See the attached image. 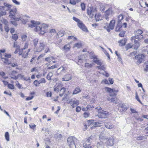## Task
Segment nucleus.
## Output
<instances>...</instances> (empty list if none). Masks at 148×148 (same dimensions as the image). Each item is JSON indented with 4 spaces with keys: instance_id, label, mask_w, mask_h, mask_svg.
<instances>
[{
    "instance_id": "nucleus-3",
    "label": "nucleus",
    "mask_w": 148,
    "mask_h": 148,
    "mask_svg": "<svg viewBox=\"0 0 148 148\" xmlns=\"http://www.w3.org/2000/svg\"><path fill=\"white\" fill-rule=\"evenodd\" d=\"M76 140V139L74 137L70 136L68 138L67 140V143L70 148H76L75 141Z\"/></svg>"
},
{
    "instance_id": "nucleus-50",
    "label": "nucleus",
    "mask_w": 148,
    "mask_h": 148,
    "mask_svg": "<svg viewBox=\"0 0 148 148\" xmlns=\"http://www.w3.org/2000/svg\"><path fill=\"white\" fill-rule=\"evenodd\" d=\"M28 43H25V45L24 46L23 48L22 49V51H23V50H24L25 49H27L28 47Z\"/></svg>"
},
{
    "instance_id": "nucleus-1",
    "label": "nucleus",
    "mask_w": 148,
    "mask_h": 148,
    "mask_svg": "<svg viewBox=\"0 0 148 148\" xmlns=\"http://www.w3.org/2000/svg\"><path fill=\"white\" fill-rule=\"evenodd\" d=\"M109 133L103 131L102 133L99 136V138L101 140L100 142H98L97 145V147H102V145L105 143V141L106 140V139L107 138L108 135Z\"/></svg>"
},
{
    "instance_id": "nucleus-27",
    "label": "nucleus",
    "mask_w": 148,
    "mask_h": 148,
    "mask_svg": "<svg viewBox=\"0 0 148 148\" xmlns=\"http://www.w3.org/2000/svg\"><path fill=\"white\" fill-rule=\"evenodd\" d=\"M54 59V57L53 56L48 57L45 58V60L48 62H50Z\"/></svg>"
},
{
    "instance_id": "nucleus-48",
    "label": "nucleus",
    "mask_w": 148,
    "mask_h": 148,
    "mask_svg": "<svg viewBox=\"0 0 148 148\" xmlns=\"http://www.w3.org/2000/svg\"><path fill=\"white\" fill-rule=\"evenodd\" d=\"M64 35L63 32L62 31H60L57 34V35L58 36V37H61L62 36Z\"/></svg>"
},
{
    "instance_id": "nucleus-35",
    "label": "nucleus",
    "mask_w": 148,
    "mask_h": 148,
    "mask_svg": "<svg viewBox=\"0 0 148 148\" xmlns=\"http://www.w3.org/2000/svg\"><path fill=\"white\" fill-rule=\"evenodd\" d=\"M82 46V44L80 43H77L75 44L73 46V48L77 47V48H81Z\"/></svg>"
},
{
    "instance_id": "nucleus-63",
    "label": "nucleus",
    "mask_w": 148,
    "mask_h": 148,
    "mask_svg": "<svg viewBox=\"0 0 148 148\" xmlns=\"http://www.w3.org/2000/svg\"><path fill=\"white\" fill-rule=\"evenodd\" d=\"M62 135L60 134H57L55 135V137L57 138H61L62 137Z\"/></svg>"
},
{
    "instance_id": "nucleus-8",
    "label": "nucleus",
    "mask_w": 148,
    "mask_h": 148,
    "mask_svg": "<svg viewBox=\"0 0 148 148\" xmlns=\"http://www.w3.org/2000/svg\"><path fill=\"white\" fill-rule=\"evenodd\" d=\"M109 115L108 112L103 110L97 114V116L99 118H106Z\"/></svg>"
},
{
    "instance_id": "nucleus-36",
    "label": "nucleus",
    "mask_w": 148,
    "mask_h": 148,
    "mask_svg": "<svg viewBox=\"0 0 148 148\" xmlns=\"http://www.w3.org/2000/svg\"><path fill=\"white\" fill-rule=\"evenodd\" d=\"M12 39L15 41L16 40L18 39V36L16 34H13L12 36Z\"/></svg>"
},
{
    "instance_id": "nucleus-39",
    "label": "nucleus",
    "mask_w": 148,
    "mask_h": 148,
    "mask_svg": "<svg viewBox=\"0 0 148 148\" xmlns=\"http://www.w3.org/2000/svg\"><path fill=\"white\" fill-rule=\"evenodd\" d=\"M105 90L110 93H113V89H112L107 87L105 88Z\"/></svg>"
},
{
    "instance_id": "nucleus-6",
    "label": "nucleus",
    "mask_w": 148,
    "mask_h": 148,
    "mask_svg": "<svg viewBox=\"0 0 148 148\" xmlns=\"http://www.w3.org/2000/svg\"><path fill=\"white\" fill-rule=\"evenodd\" d=\"M97 10L96 8H93L92 7L88 8L87 9V13L90 16L91 18H93Z\"/></svg>"
},
{
    "instance_id": "nucleus-52",
    "label": "nucleus",
    "mask_w": 148,
    "mask_h": 148,
    "mask_svg": "<svg viewBox=\"0 0 148 148\" xmlns=\"http://www.w3.org/2000/svg\"><path fill=\"white\" fill-rule=\"evenodd\" d=\"M29 126L30 128L33 130H34L36 127V125L35 124H29Z\"/></svg>"
},
{
    "instance_id": "nucleus-9",
    "label": "nucleus",
    "mask_w": 148,
    "mask_h": 148,
    "mask_svg": "<svg viewBox=\"0 0 148 148\" xmlns=\"http://www.w3.org/2000/svg\"><path fill=\"white\" fill-rule=\"evenodd\" d=\"M144 56L143 54H139L135 56V58L137 60L136 64L138 65L141 63L143 61Z\"/></svg>"
},
{
    "instance_id": "nucleus-59",
    "label": "nucleus",
    "mask_w": 148,
    "mask_h": 148,
    "mask_svg": "<svg viewBox=\"0 0 148 148\" xmlns=\"http://www.w3.org/2000/svg\"><path fill=\"white\" fill-rule=\"evenodd\" d=\"M4 29L5 32H8L9 30V28L6 25H5L4 27Z\"/></svg>"
},
{
    "instance_id": "nucleus-26",
    "label": "nucleus",
    "mask_w": 148,
    "mask_h": 148,
    "mask_svg": "<svg viewBox=\"0 0 148 148\" xmlns=\"http://www.w3.org/2000/svg\"><path fill=\"white\" fill-rule=\"evenodd\" d=\"M1 59L4 63L8 64V65L11 64V62L9 61L7 58H3Z\"/></svg>"
},
{
    "instance_id": "nucleus-40",
    "label": "nucleus",
    "mask_w": 148,
    "mask_h": 148,
    "mask_svg": "<svg viewBox=\"0 0 148 148\" xmlns=\"http://www.w3.org/2000/svg\"><path fill=\"white\" fill-rule=\"evenodd\" d=\"M118 23H119V24L121 23V21L123 19V16L122 15H120L118 16Z\"/></svg>"
},
{
    "instance_id": "nucleus-24",
    "label": "nucleus",
    "mask_w": 148,
    "mask_h": 148,
    "mask_svg": "<svg viewBox=\"0 0 148 148\" xmlns=\"http://www.w3.org/2000/svg\"><path fill=\"white\" fill-rule=\"evenodd\" d=\"M94 16H95V20L97 21H99L101 20V16L100 14H95Z\"/></svg>"
},
{
    "instance_id": "nucleus-23",
    "label": "nucleus",
    "mask_w": 148,
    "mask_h": 148,
    "mask_svg": "<svg viewBox=\"0 0 148 148\" xmlns=\"http://www.w3.org/2000/svg\"><path fill=\"white\" fill-rule=\"evenodd\" d=\"M127 40L126 39L124 38L123 39L120 41L119 42V45L121 46H124L125 45Z\"/></svg>"
},
{
    "instance_id": "nucleus-62",
    "label": "nucleus",
    "mask_w": 148,
    "mask_h": 148,
    "mask_svg": "<svg viewBox=\"0 0 148 148\" xmlns=\"http://www.w3.org/2000/svg\"><path fill=\"white\" fill-rule=\"evenodd\" d=\"M38 42V39H35L34 40V45L35 47H36V45H37Z\"/></svg>"
},
{
    "instance_id": "nucleus-43",
    "label": "nucleus",
    "mask_w": 148,
    "mask_h": 148,
    "mask_svg": "<svg viewBox=\"0 0 148 148\" xmlns=\"http://www.w3.org/2000/svg\"><path fill=\"white\" fill-rule=\"evenodd\" d=\"M133 46V45L131 44H128L126 45L125 47L126 50H127L129 49L132 48Z\"/></svg>"
},
{
    "instance_id": "nucleus-45",
    "label": "nucleus",
    "mask_w": 148,
    "mask_h": 148,
    "mask_svg": "<svg viewBox=\"0 0 148 148\" xmlns=\"http://www.w3.org/2000/svg\"><path fill=\"white\" fill-rule=\"evenodd\" d=\"M121 107L122 108L123 110V111H125L127 110V108H126L124 104H122L120 105Z\"/></svg>"
},
{
    "instance_id": "nucleus-18",
    "label": "nucleus",
    "mask_w": 148,
    "mask_h": 148,
    "mask_svg": "<svg viewBox=\"0 0 148 148\" xmlns=\"http://www.w3.org/2000/svg\"><path fill=\"white\" fill-rule=\"evenodd\" d=\"M45 43L43 42L40 43L38 49V51H41L44 49V47L45 46Z\"/></svg>"
},
{
    "instance_id": "nucleus-2",
    "label": "nucleus",
    "mask_w": 148,
    "mask_h": 148,
    "mask_svg": "<svg viewBox=\"0 0 148 148\" xmlns=\"http://www.w3.org/2000/svg\"><path fill=\"white\" fill-rule=\"evenodd\" d=\"M143 32L140 29H138L137 31L134 32L135 36H132L131 38V40L132 41L133 40L138 39V40H140L143 38V35H141L142 34Z\"/></svg>"
},
{
    "instance_id": "nucleus-55",
    "label": "nucleus",
    "mask_w": 148,
    "mask_h": 148,
    "mask_svg": "<svg viewBox=\"0 0 148 148\" xmlns=\"http://www.w3.org/2000/svg\"><path fill=\"white\" fill-rule=\"evenodd\" d=\"M82 9L83 10H84L85 9V4L84 3H82L81 4Z\"/></svg>"
},
{
    "instance_id": "nucleus-42",
    "label": "nucleus",
    "mask_w": 148,
    "mask_h": 148,
    "mask_svg": "<svg viewBox=\"0 0 148 148\" xmlns=\"http://www.w3.org/2000/svg\"><path fill=\"white\" fill-rule=\"evenodd\" d=\"M61 87V86L60 85H58L56 87L54 88V90L55 91L58 92L60 90V88Z\"/></svg>"
},
{
    "instance_id": "nucleus-47",
    "label": "nucleus",
    "mask_w": 148,
    "mask_h": 148,
    "mask_svg": "<svg viewBox=\"0 0 148 148\" xmlns=\"http://www.w3.org/2000/svg\"><path fill=\"white\" fill-rule=\"evenodd\" d=\"M17 73V72L16 71H12L10 74V77H11V76L14 77L16 76L15 75Z\"/></svg>"
},
{
    "instance_id": "nucleus-29",
    "label": "nucleus",
    "mask_w": 148,
    "mask_h": 148,
    "mask_svg": "<svg viewBox=\"0 0 148 148\" xmlns=\"http://www.w3.org/2000/svg\"><path fill=\"white\" fill-rule=\"evenodd\" d=\"M80 0H70V3L72 4L75 5L76 3L80 1Z\"/></svg>"
},
{
    "instance_id": "nucleus-30",
    "label": "nucleus",
    "mask_w": 148,
    "mask_h": 148,
    "mask_svg": "<svg viewBox=\"0 0 148 148\" xmlns=\"http://www.w3.org/2000/svg\"><path fill=\"white\" fill-rule=\"evenodd\" d=\"M93 62L98 65H102L103 64L101 60H99L98 58L96 60H93Z\"/></svg>"
},
{
    "instance_id": "nucleus-22",
    "label": "nucleus",
    "mask_w": 148,
    "mask_h": 148,
    "mask_svg": "<svg viewBox=\"0 0 148 148\" xmlns=\"http://www.w3.org/2000/svg\"><path fill=\"white\" fill-rule=\"evenodd\" d=\"M81 90L79 87H76L74 90L73 92V95H76L80 92Z\"/></svg>"
},
{
    "instance_id": "nucleus-4",
    "label": "nucleus",
    "mask_w": 148,
    "mask_h": 148,
    "mask_svg": "<svg viewBox=\"0 0 148 148\" xmlns=\"http://www.w3.org/2000/svg\"><path fill=\"white\" fill-rule=\"evenodd\" d=\"M31 22L32 24L30 25L29 27H35V30L36 32L40 31L41 27V25H39L40 24V22H35L34 21H31Z\"/></svg>"
},
{
    "instance_id": "nucleus-14",
    "label": "nucleus",
    "mask_w": 148,
    "mask_h": 148,
    "mask_svg": "<svg viewBox=\"0 0 148 148\" xmlns=\"http://www.w3.org/2000/svg\"><path fill=\"white\" fill-rule=\"evenodd\" d=\"M107 139V138L106 139V140L105 141V143L106 144V145L110 146H112L114 145V139L113 137H111L109 138L107 141V142H106V141Z\"/></svg>"
},
{
    "instance_id": "nucleus-61",
    "label": "nucleus",
    "mask_w": 148,
    "mask_h": 148,
    "mask_svg": "<svg viewBox=\"0 0 148 148\" xmlns=\"http://www.w3.org/2000/svg\"><path fill=\"white\" fill-rule=\"evenodd\" d=\"M39 83V81H38L37 80H35L34 82V84L36 86H38L40 84H38Z\"/></svg>"
},
{
    "instance_id": "nucleus-51",
    "label": "nucleus",
    "mask_w": 148,
    "mask_h": 148,
    "mask_svg": "<svg viewBox=\"0 0 148 148\" xmlns=\"http://www.w3.org/2000/svg\"><path fill=\"white\" fill-rule=\"evenodd\" d=\"M95 109L97 110V111L98 113L99 112H100L101 111L103 110L102 108L100 107H96L95 108Z\"/></svg>"
},
{
    "instance_id": "nucleus-54",
    "label": "nucleus",
    "mask_w": 148,
    "mask_h": 148,
    "mask_svg": "<svg viewBox=\"0 0 148 148\" xmlns=\"http://www.w3.org/2000/svg\"><path fill=\"white\" fill-rule=\"evenodd\" d=\"M73 19L75 21L77 22V23H79L81 21L78 18H76L75 17L73 16Z\"/></svg>"
},
{
    "instance_id": "nucleus-21",
    "label": "nucleus",
    "mask_w": 148,
    "mask_h": 148,
    "mask_svg": "<svg viewBox=\"0 0 148 148\" xmlns=\"http://www.w3.org/2000/svg\"><path fill=\"white\" fill-rule=\"evenodd\" d=\"M71 47L69 43H68L64 45L63 48L64 50L66 51H68L70 50Z\"/></svg>"
},
{
    "instance_id": "nucleus-56",
    "label": "nucleus",
    "mask_w": 148,
    "mask_h": 148,
    "mask_svg": "<svg viewBox=\"0 0 148 148\" xmlns=\"http://www.w3.org/2000/svg\"><path fill=\"white\" fill-rule=\"evenodd\" d=\"M91 58L93 60H96L98 58H97V56L95 55H92L91 56Z\"/></svg>"
},
{
    "instance_id": "nucleus-19",
    "label": "nucleus",
    "mask_w": 148,
    "mask_h": 148,
    "mask_svg": "<svg viewBox=\"0 0 148 148\" xmlns=\"http://www.w3.org/2000/svg\"><path fill=\"white\" fill-rule=\"evenodd\" d=\"M16 9H12L10 12L9 16H10V17L11 18H12V17L15 16L14 15L16 13Z\"/></svg>"
},
{
    "instance_id": "nucleus-12",
    "label": "nucleus",
    "mask_w": 148,
    "mask_h": 148,
    "mask_svg": "<svg viewBox=\"0 0 148 148\" xmlns=\"http://www.w3.org/2000/svg\"><path fill=\"white\" fill-rule=\"evenodd\" d=\"M115 23V21L114 20H112L110 21L109 25L106 29L107 30L108 32H110L111 29L112 30L113 29Z\"/></svg>"
},
{
    "instance_id": "nucleus-32",
    "label": "nucleus",
    "mask_w": 148,
    "mask_h": 148,
    "mask_svg": "<svg viewBox=\"0 0 148 148\" xmlns=\"http://www.w3.org/2000/svg\"><path fill=\"white\" fill-rule=\"evenodd\" d=\"M105 126L108 129H111L113 128V126L110 123H106L105 124Z\"/></svg>"
},
{
    "instance_id": "nucleus-44",
    "label": "nucleus",
    "mask_w": 148,
    "mask_h": 148,
    "mask_svg": "<svg viewBox=\"0 0 148 148\" xmlns=\"http://www.w3.org/2000/svg\"><path fill=\"white\" fill-rule=\"evenodd\" d=\"M13 19L15 21H18L19 20H21L22 18L21 16H19L18 17H15V16L12 17Z\"/></svg>"
},
{
    "instance_id": "nucleus-16",
    "label": "nucleus",
    "mask_w": 148,
    "mask_h": 148,
    "mask_svg": "<svg viewBox=\"0 0 148 148\" xmlns=\"http://www.w3.org/2000/svg\"><path fill=\"white\" fill-rule=\"evenodd\" d=\"M47 26L45 24H43L41 26V29L40 30V34L43 35L45 33L46 29L47 28Z\"/></svg>"
},
{
    "instance_id": "nucleus-31",
    "label": "nucleus",
    "mask_w": 148,
    "mask_h": 148,
    "mask_svg": "<svg viewBox=\"0 0 148 148\" xmlns=\"http://www.w3.org/2000/svg\"><path fill=\"white\" fill-rule=\"evenodd\" d=\"M96 68H97L98 69H101L103 70H105L106 68L104 65H99V66H96Z\"/></svg>"
},
{
    "instance_id": "nucleus-28",
    "label": "nucleus",
    "mask_w": 148,
    "mask_h": 148,
    "mask_svg": "<svg viewBox=\"0 0 148 148\" xmlns=\"http://www.w3.org/2000/svg\"><path fill=\"white\" fill-rule=\"evenodd\" d=\"M4 6H1L2 8L3 9L5 7H6L8 8V10H9V9L10 8L12 7L11 5L8 4L7 3H4Z\"/></svg>"
},
{
    "instance_id": "nucleus-49",
    "label": "nucleus",
    "mask_w": 148,
    "mask_h": 148,
    "mask_svg": "<svg viewBox=\"0 0 148 148\" xmlns=\"http://www.w3.org/2000/svg\"><path fill=\"white\" fill-rule=\"evenodd\" d=\"M27 38V36L26 35H23L21 36V38L23 41H25L26 40Z\"/></svg>"
},
{
    "instance_id": "nucleus-38",
    "label": "nucleus",
    "mask_w": 148,
    "mask_h": 148,
    "mask_svg": "<svg viewBox=\"0 0 148 148\" xmlns=\"http://www.w3.org/2000/svg\"><path fill=\"white\" fill-rule=\"evenodd\" d=\"M5 137L7 141H9V134L8 132H6L5 133Z\"/></svg>"
},
{
    "instance_id": "nucleus-25",
    "label": "nucleus",
    "mask_w": 148,
    "mask_h": 148,
    "mask_svg": "<svg viewBox=\"0 0 148 148\" xmlns=\"http://www.w3.org/2000/svg\"><path fill=\"white\" fill-rule=\"evenodd\" d=\"M122 27L121 23H118L116 27L115 28V31L117 32H120V29Z\"/></svg>"
},
{
    "instance_id": "nucleus-15",
    "label": "nucleus",
    "mask_w": 148,
    "mask_h": 148,
    "mask_svg": "<svg viewBox=\"0 0 148 148\" xmlns=\"http://www.w3.org/2000/svg\"><path fill=\"white\" fill-rule=\"evenodd\" d=\"M77 25L80 28L82 29L84 31L86 32L88 31V30L86 26L84 25V24L82 23L81 21L77 23Z\"/></svg>"
},
{
    "instance_id": "nucleus-17",
    "label": "nucleus",
    "mask_w": 148,
    "mask_h": 148,
    "mask_svg": "<svg viewBox=\"0 0 148 148\" xmlns=\"http://www.w3.org/2000/svg\"><path fill=\"white\" fill-rule=\"evenodd\" d=\"M71 79V75L67 74L64 75L62 78V80L63 81H67Z\"/></svg>"
},
{
    "instance_id": "nucleus-7",
    "label": "nucleus",
    "mask_w": 148,
    "mask_h": 148,
    "mask_svg": "<svg viewBox=\"0 0 148 148\" xmlns=\"http://www.w3.org/2000/svg\"><path fill=\"white\" fill-rule=\"evenodd\" d=\"M20 78L21 79H23L26 81H28L29 82H31V79L29 77H25L24 75L21 74H18L17 76L11 77V78L14 79L16 80L18 78Z\"/></svg>"
},
{
    "instance_id": "nucleus-33",
    "label": "nucleus",
    "mask_w": 148,
    "mask_h": 148,
    "mask_svg": "<svg viewBox=\"0 0 148 148\" xmlns=\"http://www.w3.org/2000/svg\"><path fill=\"white\" fill-rule=\"evenodd\" d=\"M83 55H81L80 56H79L78 57V62L77 64H81L82 62V60L84 58Z\"/></svg>"
},
{
    "instance_id": "nucleus-41",
    "label": "nucleus",
    "mask_w": 148,
    "mask_h": 148,
    "mask_svg": "<svg viewBox=\"0 0 148 148\" xmlns=\"http://www.w3.org/2000/svg\"><path fill=\"white\" fill-rule=\"evenodd\" d=\"M92 64L89 63H86L85 64V67L89 69L92 66Z\"/></svg>"
},
{
    "instance_id": "nucleus-34",
    "label": "nucleus",
    "mask_w": 148,
    "mask_h": 148,
    "mask_svg": "<svg viewBox=\"0 0 148 148\" xmlns=\"http://www.w3.org/2000/svg\"><path fill=\"white\" fill-rule=\"evenodd\" d=\"M53 75V73L51 72H49L47 74V78L48 80H49L51 79V77Z\"/></svg>"
},
{
    "instance_id": "nucleus-13",
    "label": "nucleus",
    "mask_w": 148,
    "mask_h": 148,
    "mask_svg": "<svg viewBox=\"0 0 148 148\" xmlns=\"http://www.w3.org/2000/svg\"><path fill=\"white\" fill-rule=\"evenodd\" d=\"M112 12L113 11L111 8H109L108 10L106 11L105 14V17L106 19L108 20L109 18V16H111L112 14Z\"/></svg>"
},
{
    "instance_id": "nucleus-20",
    "label": "nucleus",
    "mask_w": 148,
    "mask_h": 148,
    "mask_svg": "<svg viewBox=\"0 0 148 148\" xmlns=\"http://www.w3.org/2000/svg\"><path fill=\"white\" fill-rule=\"evenodd\" d=\"M134 40L135 43L133 46L134 49L136 50L140 46V44L138 42L139 40H138V39Z\"/></svg>"
},
{
    "instance_id": "nucleus-46",
    "label": "nucleus",
    "mask_w": 148,
    "mask_h": 148,
    "mask_svg": "<svg viewBox=\"0 0 148 148\" xmlns=\"http://www.w3.org/2000/svg\"><path fill=\"white\" fill-rule=\"evenodd\" d=\"M8 88L11 89H14V85L11 84H9L8 85Z\"/></svg>"
},
{
    "instance_id": "nucleus-37",
    "label": "nucleus",
    "mask_w": 148,
    "mask_h": 148,
    "mask_svg": "<svg viewBox=\"0 0 148 148\" xmlns=\"http://www.w3.org/2000/svg\"><path fill=\"white\" fill-rule=\"evenodd\" d=\"M146 138V137L145 136H139L137 137V139L138 140H143L145 139Z\"/></svg>"
},
{
    "instance_id": "nucleus-64",
    "label": "nucleus",
    "mask_w": 148,
    "mask_h": 148,
    "mask_svg": "<svg viewBox=\"0 0 148 148\" xmlns=\"http://www.w3.org/2000/svg\"><path fill=\"white\" fill-rule=\"evenodd\" d=\"M87 107L88 109V110H92V108H94V107L93 106H91V105H88L87 106Z\"/></svg>"
},
{
    "instance_id": "nucleus-5",
    "label": "nucleus",
    "mask_w": 148,
    "mask_h": 148,
    "mask_svg": "<svg viewBox=\"0 0 148 148\" xmlns=\"http://www.w3.org/2000/svg\"><path fill=\"white\" fill-rule=\"evenodd\" d=\"M95 136V135H91L86 140L83 144V146L84 148L91 146L90 145L91 143L92 140L94 138Z\"/></svg>"
},
{
    "instance_id": "nucleus-10",
    "label": "nucleus",
    "mask_w": 148,
    "mask_h": 148,
    "mask_svg": "<svg viewBox=\"0 0 148 148\" xmlns=\"http://www.w3.org/2000/svg\"><path fill=\"white\" fill-rule=\"evenodd\" d=\"M66 70V68L61 66L58 69L56 73V75H61L63 73H65Z\"/></svg>"
},
{
    "instance_id": "nucleus-11",
    "label": "nucleus",
    "mask_w": 148,
    "mask_h": 148,
    "mask_svg": "<svg viewBox=\"0 0 148 148\" xmlns=\"http://www.w3.org/2000/svg\"><path fill=\"white\" fill-rule=\"evenodd\" d=\"M79 101L78 100H73V99H71L68 102V103L70 104L71 106H72L73 108H74L77 105L79 104Z\"/></svg>"
},
{
    "instance_id": "nucleus-58",
    "label": "nucleus",
    "mask_w": 148,
    "mask_h": 148,
    "mask_svg": "<svg viewBox=\"0 0 148 148\" xmlns=\"http://www.w3.org/2000/svg\"><path fill=\"white\" fill-rule=\"evenodd\" d=\"M109 101H110L111 102H114L115 101V99L114 98H112L111 99L109 98L108 99H107Z\"/></svg>"
},
{
    "instance_id": "nucleus-53",
    "label": "nucleus",
    "mask_w": 148,
    "mask_h": 148,
    "mask_svg": "<svg viewBox=\"0 0 148 148\" xmlns=\"http://www.w3.org/2000/svg\"><path fill=\"white\" fill-rule=\"evenodd\" d=\"M46 82L44 78L40 80L39 81L38 84L45 83Z\"/></svg>"
},
{
    "instance_id": "nucleus-57",
    "label": "nucleus",
    "mask_w": 148,
    "mask_h": 148,
    "mask_svg": "<svg viewBox=\"0 0 148 148\" xmlns=\"http://www.w3.org/2000/svg\"><path fill=\"white\" fill-rule=\"evenodd\" d=\"M65 91V88H64L63 87L60 90V93H62L63 94H64Z\"/></svg>"
},
{
    "instance_id": "nucleus-60",
    "label": "nucleus",
    "mask_w": 148,
    "mask_h": 148,
    "mask_svg": "<svg viewBox=\"0 0 148 148\" xmlns=\"http://www.w3.org/2000/svg\"><path fill=\"white\" fill-rule=\"evenodd\" d=\"M57 68V66L56 65H53L50 67H48L47 68L48 69H54L55 68Z\"/></svg>"
}]
</instances>
